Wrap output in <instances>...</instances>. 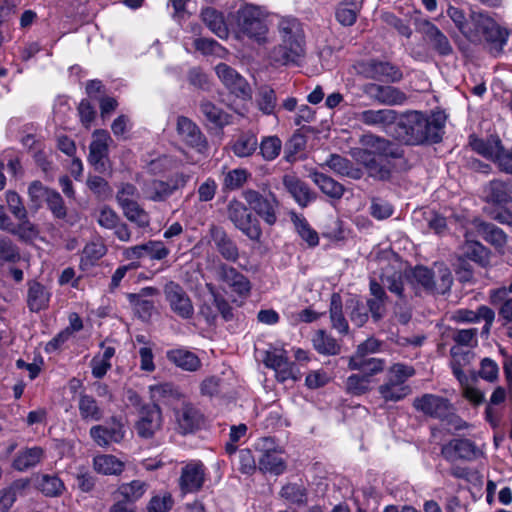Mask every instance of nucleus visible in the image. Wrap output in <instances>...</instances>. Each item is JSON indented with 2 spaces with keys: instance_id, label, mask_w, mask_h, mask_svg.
Wrapping results in <instances>:
<instances>
[{
  "instance_id": "35",
  "label": "nucleus",
  "mask_w": 512,
  "mask_h": 512,
  "mask_svg": "<svg viewBox=\"0 0 512 512\" xmlns=\"http://www.w3.org/2000/svg\"><path fill=\"white\" fill-rule=\"evenodd\" d=\"M199 109L205 119L215 127L222 128L231 123L232 116L207 99L200 101Z\"/></svg>"
},
{
  "instance_id": "4",
  "label": "nucleus",
  "mask_w": 512,
  "mask_h": 512,
  "mask_svg": "<svg viewBox=\"0 0 512 512\" xmlns=\"http://www.w3.org/2000/svg\"><path fill=\"white\" fill-rule=\"evenodd\" d=\"M355 73L365 79L386 83H398L403 73L396 65L379 59H363L353 64Z\"/></svg>"
},
{
  "instance_id": "44",
  "label": "nucleus",
  "mask_w": 512,
  "mask_h": 512,
  "mask_svg": "<svg viewBox=\"0 0 512 512\" xmlns=\"http://www.w3.org/2000/svg\"><path fill=\"white\" fill-rule=\"evenodd\" d=\"M202 20L206 26L218 37L226 38L228 29L221 13L213 8H206L201 13Z\"/></svg>"
},
{
  "instance_id": "13",
  "label": "nucleus",
  "mask_w": 512,
  "mask_h": 512,
  "mask_svg": "<svg viewBox=\"0 0 512 512\" xmlns=\"http://www.w3.org/2000/svg\"><path fill=\"white\" fill-rule=\"evenodd\" d=\"M215 70L219 79L231 93L242 99L251 98L252 90L249 83L235 69L225 63H220Z\"/></svg>"
},
{
  "instance_id": "49",
  "label": "nucleus",
  "mask_w": 512,
  "mask_h": 512,
  "mask_svg": "<svg viewBox=\"0 0 512 512\" xmlns=\"http://www.w3.org/2000/svg\"><path fill=\"white\" fill-rule=\"evenodd\" d=\"M257 147V137L252 133H243L234 142L232 150L238 157H248L256 151Z\"/></svg>"
},
{
  "instance_id": "1",
  "label": "nucleus",
  "mask_w": 512,
  "mask_h": 512,
  "mask_svg": "<svg viewBox=\"0 0 512 512\" xmlns=\"http://www.w3.org/2000/svg\"><path fill=\"white\" fill-rule=\"evenodd\" d=\"M446 115L442 111L427 115L420 111L403 113L396 123V134L408 145L438 143L442 140Z\"/></svg>"
},
{
  "instance_id": "18",
  "label": "nucleus",
  "mask_w": 512,
  "mask_h": 512,
  "mask_svg": "<svg viewBox=\"0 0 512 512\" xmlns=\"http://www.w3.org/2000/svg\"><path fill=\"white\" fill-rule=\"evenodd\" d=\"M208 235L214 243L217 252L229 262H237L239 259V248L236 242L228 235L221 226L211 224Z\"/></svg>"
},
{
  "instance_id": "14",
  "label": "nucleus",
  "mask_w": 512,
  "mask_h": 512,
  "mask_svg": "<svg viewBox=\"0 0 512 512\" xmlns=\"http://www.w3.org/2000/svg\"><path fill=\"white\" fill-rule=\"evenodd\" d=\"M162 414L157 404H144L139 410V420L135 428L137 434L142 438H152L156 431L161 428Z\"/></svg>"
},
{
  "instance_id": "36",
  "label": "nucleus",
  "mask_w": 512,
  "mask_h": 512,
  "mask_svg": "<svg viewBox=\"0 0 512 512\" xmlns=\"http://www.w3.org/2000/svg\"><path fill=\"white\" fill-rule=\"evenodd\" d=\"M78 410L82 420L86 422L100 421L103 418V410L92 395L84 392L79 394Z\"/></svg>"
},
{
  "instance_id": "28",
  "label": "nucleus",
  "mask_w": 512,
  "mask_h": 512,
  "mask_svg": "<svg viewBox=\"0 0 512 512\" xmlns=\"http://www.w3.org/2000/svg\"><path fill=\"white\" fill-rule=\"evenodd\" d=\"M473 225L476 232L496 249H502L507 244L508 237L506 233L493 223L475 219Z\"/></svg>"
},
{
  "instance_id": "47",
  "label": "nucleus",
  "mask_w": 512,
  "mask_h": 512,
  "mask_svg": "<svg viewBox=\"0 0 512 512\" xmlns=\"http://www.w3.org/2000/svg\"><path fill=\"white\" fill-rule=\"evenodd\" d=\"M280 496L293 505L306 506L308 503L307 489L296 483L284 485L280 491Z\"/></svg>"
},
{
  "instance_id": "37",
  "label": "nucleus",
  "mask_w": 512,
  "mask_h": 512,
  "mask_svg": "<svg viewBox=\"0 0 512 512\" xmlns=\"http://www.w3.org/2000/svg\"><path fill=\"white\" fill-rule=\"evenodd\" d=\"M501 143L502 141L497 135H490L486 139L479 138L474 134L469 136V145L472 150L490 160L493 159Z\"/></svg>"
},
{
  "instance_id": "63",
  "label": "nucleus",
  "mask_w": 512,
  "mask_h": 512,
  "mask_svg": "<svg viewBox=\"0 0 512 512\" xmlns=\"http://www.w3.org/2000/svg\"><path fill=\"white\" fill-rule=\"evenodd\" d=\"M18 220L20 223L13 225L9 233L18 236L19 239L25 242L35 239L38 234L36 226L28 220L27 216L24 219Z\"/></svg>"
},
{
  "instance_id": "54",
  "label": "nucleus",
  "mask_w": 512,
  "mask_h": 512,
  "mask_svg": "<svg viewBox=\"0 0 512 512\" xmlns=\"http://www.w3.org/2000/svg\"><path fill=\"white\" fill-rule=\"evenodd\" d=\"M50 189L44 186L40 181L36 180L30 183L28 187V196L30 200V208L38 210L41 207L43 201H46L50 192Z\"/></svg>"
},
{
  "instance_id": "38",
  "label": "nucleus",
  "mask_w": 512,
  "mask_h": 512,
  "mask_svg": "<svg viewBox=\"0 0 512 512\" xmlns=\"http://www.w3.org/2000/svg\"><path fill=\"white\" fill-rule=\"evenodd\" d=\"M385 361L374 357L351 356L348 367L351 370H359L369 378L384 370Z\"/></svg>"
},
{
  "instance_id": "22",
  "label": "nucleus",
  "mask_w": 512,
  "mask_h": 512,
  "mask_svg": "<svg viewBox=\"0 0 512 512\" xmlns=\"http://www.w3.org/2000/svg\"><path fill=\"white\" fill-rule=\"evenodd\" d=\"M97 223L109 230H114L115 236L123 242H128L131 239V231L128 225L121 222L118 214L108 206H104L100 209L97 216Z\"/></svg>"
},
{
  "instance_id": "59",
  "label": "nucleus",
  "mask_w": 512,
  "mask_h": 512,
  "mask_svg": "<svg viewBox=\"0 0 512 512\" xmlns=\"http://www.w3.org/2000/svg\"><path fill=\"white\" fill-rule=\"evenodd\" d=\"M258 145L262 157L267 161H272L278 157L282 148V142L277 136L264 137Z\"/></svg>"
},
{
  "instance_id": "20",
  "label": "nucleus",
  "mask_w": 512,
  "mask_h": 512,
  "mask_svg": "<svg viewBox=\"0 0 512 512\" xmlns=\"http://www.w3.org/2000/svg\"><path fill=\"white\" fill-rule=\"evenodd\" d=\"M177 430L180 434L186 435L200 429L204 423V416L200 410L191 403H183L175 410Z\"/></svg>"
},
{
  "instance_id": "48",
  "label": "nucleus",
  "mask_w": 512,
  "mask_h": 512,
  "mask_svg": "<svg viewBox=\"0 0 512 512\" xmlns=\"http://www.w3.org/2000/svg\"><path fill=\"white\" fill-rule=\"evenodd\" d=\"M494 30L495 32L493 31L488 34L484 44L492 55L497 56L502 53L503 47L505 46L509 36V32L499 24L495 26Z\"/></svg>"
},
{
  "instance_id": "16",
  "label": "nucleus",
  "mask_w": 512,
  "mask_h": 512,
  "mask_svg": "<svg viewBox=\"0 0 512 512\" xmlns=\"http://www.w3.org/2000/svg\"><path fill=\"white\" fill-rule=\"evenodd\" d=\"M451 405L452 403L448 398L431 393L416 397L413 401V407L418 412L438 420L446 416V412L450 409Z\"/></svg>"
},
{
  "instance_id": "40",
  "label": "nucleus",
  "mask_w": 512,
  "mask_h": 512,
  "mask_svg": "<svg viewBox=\"0 0 512 512\" xmlns=\"http://www.w3.org/2000/svg\"><path fill=\"white\" fill-rule=\"evenodd\" d=\"M462 256L474 261L475 263L485 266L489 263L490 251L478 241L466 239L461 246Z\"/></svg>"
},
{
  "instance_id": "31",
  "label": "nucleus",
  "mask_w": 512,
  "mask_h": 512,
  "mask_svg": "<svg viewBox=\"0 0 512 512\" xmlns=\"http://www.w3.org/2000/svg\"><path fill=\"white\" fill-rule=\"evenodd\" d=\"M169 251L160 241H149L148 243L128 248L125 255L129 259H137L149 256L152 259L161 260L168 255Z\"/></svg>"
},
{
  "instance_id": "43",
  "label": "nucleus",
  "mask_w": 512,
  "mask_h": 512,
  "mask_svg": "<svg viewBox=\"0 0 512 512\" xmlns=\"http://www.w3.org/2000/svg\"><path fill=\"white\" fill-rule=\"evenodd\" d=\"M100 347L104 348V352L95 355L90 362L92 375L97 379H101L106 375L107 371L111 368L110 360L115 355L114 347H104L103 342L100 344Z\"/></svg>"
},
{
  "instance_id": "58",
  "label": "nucleus",
  "mask_w": 512,
  "mask_h": 512,
  "mask_svg": "<svg viewBox=\"0 0 512 512\" xmlns=\"http://www.w3.org/2000/svg\"><path fill=\"white\" fill-rule=\"evenodd\" d=\"M151 392L154 398L169 403L182 397L179 389L174 384L168 382L151 386Z\"/></svg>"
},
{
  "instance_id": "32",
  "label": "nucleus",
  "mask_w": 512,
  "mask_h": 512,
  "mask_svg": "<svg viewBox=\"0 0 512 512\" xmlns=\"http://www.w3.org/2000/svg\"><path fill=\"white\" fill-rule=\"evenodd\" d=\"M158 294V290L154 287H145L139 293H132L128 295L129 302L135 307L139 317L147 320L151 317L154 310V303L151 300L145 299L148 296Z\"/></svg>"
},
{
  "instance_id": "12",
  "label": "nucleus",
  "mask_w": 512,
  "mask_h": 512,
  "mask_svg": "<svg viewBox=\"0 0 512 512\" xmlns=\"http://www.w3.org/2000/svg\"><path fill=\"white\" fill-rule=\"evenodd\" d=\"M176 131L186 145L197 150L204 152L207 149L208 143L205 135L202 133L198 125L190 118L185 116H178L176 121Z\"/></svg>"
},
{
  "instance_id": "57",
  "label": "nucleus",
  "mask_w": 512,
  "mask_h": 512,
  "mask_svg": "<svg viewBox=\"0 0 512 512\" xmlns=\"http://www.w3.org/2000/svg\"><path fill=\"white\" fill-rule=\"evenodd\" d=\"M257 104L263 113L267 115L274 113L277 104L275 91L270 86L260 87L258 91Z\"/></svg>"
},
{
  "instance_id": "61",
  "label": "nucleus",
  "mask_w": 512,
  "mask_h": 512,
  "mask_svg": "<svg viewBox=\"0 0 512 512\" xmlns=\"http://www.w3.org/2000/svg\"><path fill=\"white\" fill-rule=\"evenodd\" d=\"M39 488L46 496L56 497L62 494L64 484L58 476L43 475L39 483Z\"/></svg>"
},
{
  "instance_id": "60",
  "label": "nucleus",
  "mask_w": 512,
  "mask_h": 512,
  "mask_svg": "<svg viewBox=\"0 0 512 512\" xmlns=\"http://www.w3.org/2000/svg\"><path fill=\"white\" fill-rule=\"evenodd\" d=\"M249 176V172L243 168L230 170L224 176L223 186L227 190H237L246 183Z\"/></svg>"
},
{
  "instance_id": "2",
  "label": "nucleus",
  "mask_w": 512,
  "mask_h": 512,
  "mask_svg": "<svg viewBox=\"0 0 512 512\" xmlns=\"http://www.w3.org/2000/svg\"><path fill=\"white\" fill-rule=\"evenodd\" d=\"M234 19L238 38H248L259 45L268 42L266 15L260 7L245 4L235 12Z\"/></svg>"
},
{
  "instance_id": "9",
  "label": "nucleus",
  "mask_w": 512,
  "mask_h": 512,
  "mask_svg": "<svg viewBox=\"0 0 512 512\" xmlns=\"http://www.w3.org/2000/svg\"><path fill=\"white\" fill-rule=\"evenodd\" d=\"M355 159L364 166L369 177L378 181H388L392 177L393 164L390 159L379 157L368 149H357Z\"/></svg>"
},
{
  "instance_id": "33",
  "label": "nucleus",
  "mask_w": 512,
  "mask_h": 512,
  "mask_svg": "<svg viewBox=\"0 0 512 512\" xmlns=\"http://www.w3.org/2000/svg\"><path fill=\"white\" fill-rule=\"evenodd\" d=\"M50 292L37 281L28 282L27 305L30 311L39 312L48 307Z\"/></svg>"
},
{
  "instance_id": "3",
  "label": "nucleus",
  "mask_w": 512,
  "mask_h": 512,
  "mask_svg": "<svg viewBox=\"0 0 512 512\" xmlns=\"http://www.w3.org/2000/svg\"><path fill=\"white\" fill-rule=\"evenodd\" d=\"M415 374L413 366L402 363L392 365L387 371L386 381L379 386L378 391L385 401H399L406 397L411 389L406 381Z\"/></svg>"
},
{
  "instance_id": "23",
  "label": "nucleus",
  "mask_w": 512,
  "mask_h": 512,
  "mask_svg": "<svg viewBox=\"0 0 512 512\" xmlns=\"http://www.w3.org/2000/svg\"><path fill=\"white\" fill-rule=\"evenodd\" d=\"M477 447L469 439H453L442 446L441 454L448 461L456 459L472 460L476 457Z\"/></svg>"
},
{
  "instance_id": "6",
  "label": "nucleus",
  "mask_w": 512,
  "mask_h": 512,
  "mask_svg": "<svg viewBox=\"0 0 512 512\" xmlns=\"http://www.w3.org/2000/svg\"><path fill=\"white\" fill-rule=\"evenodd\" d=\"M228 219L251 241L260 242L262 229L259 220L252 215L246 205L232 199L227 205Z\"/></svg>"
},
{
  "instance_id": "34",
  "label": "nucleus",
  "mask_w": 512,
  "mask_h": 512,
  "mask_svg": "<svg viewBox=\"0 0 512 512\" xmlns=\"http://www.w3.org/2000/svg\"><path fill=\"white\" fill-rule=\"evenodd\" d=\"M358 121L368 126H387L397 121V112L391 109L364 110L357 115Z\"/></svg>"
},
{
  "instance_id": "29",
  "label": "nucleus",
  "mask_w": 512,
  "mask_h": 512,
  "mask_svg": "<svg viewBox=\"0 0 512 512\" xmlns=\"http://www.w3.org/2000/svg\"><path fill=\"white\" fill-rule=\"evenodd\" d=\"M498 23L488 14L483 12L471 13V32L475 34V40H469L474 44L484 43L489 33L495 32V26Z\"/></svg>"
},
{
  "instance_id": "27",
  "label": "nucleus",
  "mask_w": 512,
  "mask_h": 512,
  "mask_svg": "<svg viewBox=\"0 0 512 512\" xmlns=\"http://www.w3.org/2000/svg\"><path fill=\"white\" fill-rule=\"evenodd\" d=\"M511 183V180L494 179L489 181L483 189L485 201L493 204L507 203L512 192Z\"/></svg>"
},
{
  "instance_id": "46",
  "label": "nucleus",
  "mask_w": 512,
  "mask_h": 512,
  "mask_svg": "<svg viewBox=\"0 0 512 512\" xmlns=\"http://www.w3.org/2000/svg\"><path fill=\"white\" fill-rule=\"evenodd\" d=\"M94 469L104 475H119L124 463L113 455H100L94 458Z\"/></svg>"
},
{
  "instance_id": "8",
  "label": "nucleus",
  "mask_w": 512,
  "mask_h": 512,
  "mask_svg": "<svg viewBox=\"0 0 512 512\" xmlns=\"http://www.w3.org/2000/svg\"><path fill=\"white\" fill-rule=\"evenodd\" d=\"M244 200L261 217L264 222L270 226L277 221V211L279 201L276 195L269 191L267 194H261L257 190L247 189L242 193Z\"/></svg>"
},
{
  "instance_id": "56",
  "label": "nucleus",
  "mask_w": 512,
  "mask_h": 512,
  "mask_svg": "<svg viewBox=\"0 0 512 512\" xmlns=\"http://www.w3.org/2000/svg\"><path fill=\"white\" fill-rule=\"evenodd\" d=\"M206 288L212 298V304L221 314L225 321H229L233 318L232 307L228 301L216 290L215 286L211 283L206 284Z\"/></svg>"
},
{
  "instance_id": "24",
  "label": "nucleus",
  "mask_w": 512,
  "mask_h": 512,
  "mask_svg": "<svg viewBox=\"0 0 512 512\" xmlns=\"http://www.w3.org/2000/svg\"><path fill=\"white\" fill-rule=\"evenodd\" d=\"M279 41L306 40L304 24L296 17L281 16L276 23Z\"/></svg>"
},
{
  "instance_id": "64",
  "label": "nucleus",
  "mask_w": 512,
  "mask_h": 512,
  "mask_svg": "<svg viewBox=\"0 0 512 512\" xmlns=\"http://www.w3.org/2000/svg\"><path fill=\"white\" fill-rule=\"evenodd\" d=\"M492 161L501 172L512 175V150H507L501 143Z\"/></svg>"
},
{
  "instance_id": "39",
  "label": "nucleus",
  "mask_w": 512,
  "mask_h": 512,
  "mask_svg": "<svg viewBox=\"0 0 512 512\" xmlns=\"http://www.w3.org/2000/svg\"><path fill=\"white\" fill-rule=\"evenodd\" d=\"M44 457V450L35 446L21 450L13 460V467L18 471H25L35 467Z\"/></svg>"
},
{
  "instance_id": "5",
  "label": "nucleus",
  "mask_w": 512,
  "mask_h": 512,
  "mask_svg": "<svg viewBox=\"0 0 512 512\" xmlns=\"http://www.w3.org/2000/svg\"><path fill=\"white\" fill-rule=\"evenodd\" d=\"M307 54V40L279 41L268 52L273 67H299Z\"/></svg>"
},
{
  "instance_id": "45",
  "label": "nucleus",
  "mask_w": 512,
  "mask_h": 512,
  "mask_svg": "<svg viewBox=\"0 0 512 512\" xmlns=\"http://www.w3.org/2000/svg\"><path fill=\"white\" fill-rule=\"evenodd\" d=\"M313 346L323 355H337L340 353V345L336 339L328 335L324 330H319L313 337Z\"/></svg>"
},
{
  "instance_id": "19",
  "label": "nucleus",
  "mask_w": 512,
  "mask_h": 512,
  "mask_svg": "<svg viewBox=\"0 0 512 512\" xmlns=\"http://www.w3.org/2000/svg\"><path fill=\"white\" fill-rule=\"evenodd\" d=\"M217 278L224 282L234 293L241 297L248 296L251 290L249 279L236 268L221 263L216 269Z\"/></svg>"
},
{
  "instance_id": "17",
  "label": "nucleus",
  "mask_w": 512,
  "mask_h": 512,
  "mask_svg": "<svg viewBox=\"0 0 512 512\" xmlns=\"http://www.w3.org/2000/svg\"><path fill=\"white\" fill-rule=\"evenodd\" d=\"M416 30L424 36L425 40L431 44L439 55L448 56L452 54L453 48L447 36L432 22L427 19H419L416 22Z\"/></svg>"
},
{
  "instance_id": "7",
  "label": "nucleus",
  "mask_w": 512,
  "mask_h": 512,
  "mask_svg": "<svg viewBox=\"0 0 512 512\" xmlns=\"http://www.w3.org/2000/svg\"><path fill=\"white\" fill-rule=\"evenodd\" d=\"M410 275L424 290L432 294L449 292L453 283L452 274L446 267L440 268L437 273H434L427 267L417 266Z\"/></svg>"
},
{
  "instance_id": "41",
  "label": "nucleus",
  "mask_w": 512,
  "mask_h": 512,
  "mask_svg": "<svg viewBox=\"0 0 512 512\" xmlns=\"http://www.w3.org/2000/svg\"><path fill=\"white\" fill-rule=\"evenodd\" d=\"M330 319L334 329L346 335L349 332V325L343 314V305L338 293H333L330 301Z\"/></svg>"
},
{
  "instance_id": "15",
  "label": "nucleus",
  "mask_w": 512,
  "mask_h": 512,
  "mask_svg": "<svg viewBox=\"0 0 512 512\" xmlns=\"http://www.w3.org/2000/svg\"><path fill=\"white\" fill-rule=\"evenodd\" d=\"M90 436L100 447H108L113 443H120L125 437L123 423L113 417L105 425H96L90 428Z\"/></svg>"
},
{
  "instance_id": "30",
  "label": "nucleus",
  "mask_w": 512,
  "mask_h": 512,
  "mask_svg": "<svg viewBox=\"0 0 512 512\" xmlns=\"http://www.w3.org/2000/svg\"><path fill=\"white\" fill-rule=\"evenodd\" d=\"M364 144L369 148V152L375 153L379 157H385L386 159L402 157V150L385 138L374 135L366 136Z\"/></svg>"
},
{
  "instance_id": "51",
  "label": "nucleus",
  "mask_w": 512,
  "mask_h": 512,
  "mask_svg": "<svg viewBox=\"0 0 512 512\" xmlns=\"http://www.w3.org/2000/svg\"><path fill=\"white\" fill-rule=\"evenodd\" d=\"M124 216L131 222H135L139 227H147L149 225V217L136 200L128 202L120 206Z\"/></svg>"
},
{
  "instance_id": "25",
  "label": "nucleus",
  "mask_w": 512,
  "mask_h": 512,
  "mask_svg": "<svg viewBox=\"0 0 512 512\" xmlns=\"http://www.w3.org/2000/svg\"><path fill=\"white\" fill-rule=\"evenodd\" d=\"M282 183L301 207H306L315 198L308 185L293 174H285Z\"/></svg>"
},
{
  "instance_id": "50",
  "label": "nucleus",
  "mask_w": 512,
  "mask_h": 512,
  "mask_svg": "<svg viewBox=\"0 0 512 512\" xmlns=\"http://www.w3.org/2000/svg\"><path fill=\"white\" fill-rule=\"evenodd\" d=\"M259 468L262 471L279 475L284 472L285 464L278 453L275 451H266L259 458Z\"/></svg>"
},
{
  "instance_id": "55",
  "label": "nucleus",
  "mask_w": 512,
  "mask_h": 512,
  "mask_svg": "<svg viewBox=\"0 0 512 512\" xmlns=\"http://www.w3.org/2000/svg\"><path fill=\"white\" fill-rule=\"evenodd\" d=\"M447 14L466 39L475 40V34H473L470 29L471 18L467 21L464 12L452 6L448 8Z\"/></svg>"
},
{
  "instance_id": "26",
  "label": "nucleus",
  "mask_w": 512,
  "mask_h": 512,
  "mask_svg": "<svg viewBox=\"0 0 512 512\" xmlns=\"http://www.w3.org/2000/svg\"><path fill=\"white\" fill-rule=\"evenodd\" d=\"M166 357L170 363L187 372H196L202 367L200 358L186 348L169 350Z\"/></svg>"
},
{
  "instance_id": "10",
  "label": "nucleus",
  "mask_w": 512,
  "mask_h": 512,
  "mask_svg": "<svg viewBox=\"0 0 512 512\" xmlns=\"http://www.w3.org/2000/svg\"><path fill=\"white\" fill-rule=\"evenodd\" d=\"M165 299L173 313L182 319H190L194 315L193 303L184 288L173 281L164 286Z\"/></svg>"
},
{
  "instance_id": "11",
  "label": "nucleus",
  "mask_w": 512,
  "mask_h": 512,
  "mask_svg": "<svg viewBox=\"0 0 512 512\" xmlns=\"http://www.w3.org/2000/svg\"><path fill=\"white\" fill-rule=\"evenodd\" d=\"M189 176L183 173H177L171 176L167 181L153 180L146 187V193L150 200L162 202L167 200L175 191L183 188Z\"/></svg>"
},
{
  "instance_id": "42",
  "label": "nucleus",
  "mask_w": 512,
  "mask_h": 512,
  "mask_svg": "<svg viewBox=\"0 0 512 512\" xmlns=\"http://www.w3.org/2000/svg\"><path fill=\"white\" fill-rule=\"evenodd\" d=\"M313 182L320 188V190L327 196L340 199L344 194V186L335 181L331 177L315 172L311 175Z\"/></svg>"
},
{
  "instance_id": "21",
  "label": "nucleus",
  "mask_w": 512,
  "mask_h": 512,
  "mask_svg": "<svg viewBox=\"0 0 512 512\" xmlns=\"http://www.w3.org/2000/svg\"><path fill=\"white\" fill-rule=\"evenodd\" d=\"M205 481V467L200 461H192L186 464L179 478V487L183 493L198 492Z\"/></svg>"
},
{
  "instance_id": "52",
  "label": "nucleus",
  "mask_w": 512,
  "mask_h": 512,
  "mask_svg": "<svg viewBox=\"0 0 512 512\" xmlns=\"http://www.w3.org/2000/svg\"><path fill=\"white\" fill-rule=\"evenodd\" d=\"M346 309L352 323L362 327L368 321V310L366 305L358 299H350L346 302Z\"/></svg>"
},
{
  "instance_id": "53",
  "label": "nucleus",
  "mask_w": 512,
  "mask_h": 512,
  "mask_svg": "<svg viewBox=\"0 0 512 512\" xmlns=\"http://www.w3.org/2000/svg\"><path fill=\"white\" fill-rule=\"evenodd\" d=\"M292 221L296 227L299 236L308 243L310 247L317 246L319 243L318 233L311 228L304 217L296 214L292 215Z\"/></svg>"
},
{
  "instance_id": "62",
  "label": "nucleus",
  "mask_w": 512,
  "mask_h": 512,
  "mask_svg": "<svg viewBox=\"0 0 512 512\" xmlns=\"http://www.w3.org/2000/svg\"><path fill=\"white\" fill-rule=\"evenodd\" d=\"M408 97L405 92L395 86L384 85L381 104L386 106L402 105Z\"/></svg>"
}]
</instances>
